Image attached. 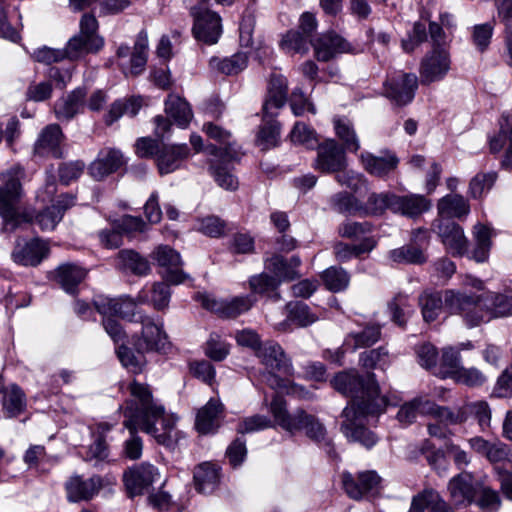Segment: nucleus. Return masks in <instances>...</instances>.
<instances>
[{
  "instance_id": "obj_1",
  "label": "nucleus",
  "mask_w": 512,
  "mask_h": 512,
  "mask_svg": "<svg viewBox=\"0 0 512 512\" xmlns=\"http://www.w3.org/2000/svg\"><path fill=\"white\" fill-rule=\"evenodd\" d=\"M331 383L335 390L351 397L350 405L342 412L345 418L341 425L343 434L349 440L359 442L366 448L375 445L377 437L364 426L363 418L381 413L387 403L385 398L379 395L374 374L369 373L363 378L356 373L341 372L333 378Z\"/></svg>"
},
{
  "instance_id": "obj_2",
  "label": "nucleus",
  "mask_w": 512,
  "mask_h": 512,
  "mask_svg": "<svg viewBox=\"0 0 512 512\" xmlns=\"http://www.w3.org/2000/svg\"><path fill=\"white\" fill-rule=\"evenodd\" d=\"M177 418L167 414L165 407L154 398L146 383L130 381V460L141 457L143 443L134 431H142L155 438L158 444L172 447L175 443Z\"/></svg>"
},
{
  "instance_id": "obj_3",
  "label": "nucleus",
  "mask_w": 512,
  "mask_h": 512,
  "mask_svg": "<svg viewBox=\"0 0 512 512\" xmlns=\"http://www.w3.org/2000/svg\"><path fill=\"white\" fill-rule=\"evenodd\" d=\"M23 169L14 167L1 174L3 185L0 186V216L3 219L4 232H13L22 222H33L42 231H51L60 222L61 210L57 206H49L37 213L34 220L19 210L23 195L21 179Z\"/></svg>"
},
{
  "instance_id": "obj_4",
  "label": "nucleus",
  "mask_w": 512,
  "mask_h": 512,
  "mask_svg": "<svg viewBox=\"0 0 512 512\" xmlns=\"http://www.w3.org/2000/svg\"><path fill=\"white\" fill-rule=\"evenodd\" d=\"M151 301L150 291L141 290L137 297L130 298V372L140 373L147 364L146 353L151 351L162 352L169 347L168 336L161 325L145 315L142 311L136 310L138 304H146Z\"/></svg>"
},
{
  "instance_id": "obj_5",
  "label": "nucleus",
  "mask_w": 512,
  "mask_h": 512,
  "mask_svg": "<svg viewBox=\"0 0 512 512\" xmlns=\"http://www.w3.org/2000/svg\"><path fill=\"white\" fill-rule=\"evenodd\" d=\"M275 421L286 431L294 433L304 431L305 435L313 442L325 449L330 457H336L332 440L327 436L324 424L314 415L303 409H296L293 413L286 410V402L283 397L275 395L270 405Z\"/></svg>"
},
{
  "instance_id": "obj_6",
  "label": "nucleus",
  "mask_w": 512,
  "mask_h": 512,
  "mask_svg": "<svg viewBox=\"0 0 512 512\" xmlns=\"http://www.w3.org/2000/svg\"><path fill=\"white\" fill-rule=\"evenodd\" d=\"M287 80L282 75H272L268 84L267 97L263 104V124L260 126L256 143L262 150L278 144L280 125L275 120L278 111L287 101Z\"/></svg>"
},
{
  "instance_id": "obj_7",
  "label": "nucleus",
  "mask_w": 512,
  "mask_h": 512,
  "mask_svg": "<svg viewBox=\"0 0 512 512\" xmlns=\"http://www.w3.org/2000/svg\"><path fill=\"white\" fill-rule=\"evenodd\" d=\"M256 356L259 358L266 371L262 373V380L272 389H287L296 392L295 385L282 377H291L294 369L291 360L285 354L283 348L275 341H265L259 348Z\"/></svg>"
},
{
  "instance_id": "obj_8",
  "label": "nucleus",
  "mask_w": 512,
  "mask_h": 512,
  "mask_svg": "<svg viewBox=\"0 0 512 512\" xmlns=\"http://www.w3.org/2000/svg\"><path fill=\"white\" fill-rule=\"evenodd\" d=\"M429 35L433 48L423 58L420 67L421 83L424 85L443 79L451 65L447 37L438 23H429Z\"/></svg>"
},
{
  "instance_id": "obj_9",
  "label": "nucleus",
  "mask_w": 512,
  "mask_h": 512,
  "mask_svg": "<svg viewBox=\"0 0 512 512\" xmlns=\"http://www.w3.org/2000/svg\"><path fill=\"white\" fill-rule=\"evenodd\" d=\"M94 306L99 314L103 316V326L113 341L118 344L116 354L124 367L128 366V348L125 345V329L120 321L125 320L124 306L126 301L122 298L98 297L94 300Z\"/></svg>"
},
{
  "instance_id": "obj_10",
  "label": "nucleus",
  "mask_w": 512,
  "mask_h": 512,
  "mask_svg": "<svg viewBox=\"0 0 512 512\" xmlns=\"http://www.w3.org/2000/svg\"><path fill=\"white\" fill-rule=\"evenodd\" d=\"M445 308L451 314L462 316L466 325L476 327L491 319L485 296L467 295L455 290L444 292Z\"/></svg>"
},
{
  "instance_id": "obj_11",
  "label": "nucleus",
  "mask_w": 512,
  "mask_h": 512,
  "mask_svg": "<svg viewBox=\"0 0 512 512\" xmlns=\"http://www.w3.org/2000/svg\"><path fill=\"white\" fill-rule=\"evenodd\" d=\"M104 46L103 38L98 34V21L89 13L80 20V31L74 35L63 49L66 59L76 61L88 54H96Z\"/></svg>"
},
{
  "instance_id": "obj_12",
  "label": "nucleus",
  "mask_w": 512,
  "mask_h": 512,
  "mask_svg": "<svg viewBox=\"0 0 512 512\" xmlns=\"http://www.w3.org/2000/svg\"><path fill=\"white\" fill-rule=\"evenodd\" d=\"M429 243V231L424 228L415 229L411 233L408 244L390 251V259L396 263L422 265L428 259L426 250Z\"/></svg>"
},
{
  "instance_id": "obj_13",
  "label": "nucleus",
  "mask_w": 512,
  "mask_h": 512,
  "mask_svg": "<svg viewBox=\"0 0 512 512\" xmlns=\"http://www.w3.org/2000/svg\"><path fill=\"white\" fill-rule=\"evenodd\" d=\"M191 14L194 17L192 30L195 38L206 44H215L222 33L220 16L202 5L192 7Z\"/></svg>"
},
{
  "instance_id": "obj_14",
  "label": "nucleus",
  "mask_w": 512,
  "mask_h": 512,
  "mask_svg": "<svg viewBox=\"0 0 512 512\" xmlns=\"http://www.w3.org/2000/svg\"><path fill=\"white\" fill-rule=\"evenodd\" d=\"M316 148L317 154L312 164L316 171L332 174L348 166L345 150L335 140H326Z\"/></svg>"
},
{
  "instance_id": "obj_15",
  "label": "nucleus",
  "mask_w": 512,
  "mask_h": 512,
  "mask_svg": "<svg viewBox=\"0 0 512 512\" xmlns=\"http://www.w3.org/2000/svg\"><path fill=\"white\" fill-rule=\"evenodd\" d=\"M432 230L453 255H463L468 249V240L462 227L449 219H435Z\"/></svg>"
},
{
  "instance_id": "obj_16",
  "label": "nucleus",
  "mask_w": 512,
  "mask_h": 512,
  "mask_svg": "<svg viewBox=\"0 0 512 512\" xmlns=\"http://www.w3.org/2000/svg\"><path fill=\"white\" fill-rule=\"evenodd\" d=\"M418 87V78L413 73H400L384 83V95L398 105L412 101Z\"/></svg>"
},
{
  "instance_id": "obj_17",
  "label": "nucleus",
  "mask_w": 512,
  "mask_h": 512,
  "mask_svg": "<svg viewBox=\"0 0 512 512\" xmlns=\"http://www.w3.org/2000/svg\"><path fill=\"white\" fill-rule=\"evenodd\" d=\"M153 258L158 265L165 268L163 278L170 284H180L186 274L182 270V260L180 254L168 245H159L152 253Z\"/></svg>"
},
{
  "instance_id": "obj_18",
  "label": "nucleus",
  "mask_w": 512,
  "mask_h": 512,
  "mask_svg": "<svg viewBox=\"0 0 512 512\" xmlns=\"http://www.w3.org/2000/svg\"><path fill=\"white\" fill-rule=\"evenodd\" d=\"M312 47L317 60L323 62L330 61L342 53H355V49L334 32L322 34L312 43Z\"/></svg>"
},
{
  "instance_id": "obj_19",
  "label": "nucleus",
  "mask_w": 512,
  "mask_h": 512,
  "mask_svg": "<svg viewBox=\"0 0 512 512\" xmlns=\"http://www.w3.org/2000/svg\"><path fill=\"white\" fill-rule=\"evenodd\" d=\"M200 299L205 309L211 310L226 318H235L248 311L255 301L251 296H238L230 301H224L203 295Z\"/></svg>"
},
{
  "instance_id": "obj_20",
  "label": "nucleus",
  "mask_w": 512,
  "mask_h": 512,
  "mask_svg": "<svg viewBox=\"0 0 512 512\" xmlns=\"http://www.w3.org/2000/svg\"><path fill=\"white\" fill-rule=\"evenodd\" d=\"M49 254L48 244L38 238L29 242L18 241L13 249V260L23 266H37Z\"/></svg>"
},
{
  "instance_id": "obj_21",
  "label": "nucleus",
  "mask_w": 512,
  "mask_h": 512,
  "mask_svg": "<svg viewBox=\"0 0 512 512\" xmlns=\"http://www.w3.org/2000/svg\"><path fill=\"white\" fill-rule=\"evenodd\" d=\"M64 138L58 124L46 126L40 133L34 145V154L40 157L61 158V143Z\"/></svg>"
},
{
  "instance_id": "obj_22",
  "label": "nucleus",
  "mask_w": 512,
  "mask_h": 512,
  "mask_svg": "<svg viewBox=\"0 0 512 512\" xmlns=\"http://www.w3.org/2000/svg\"><path fill=\"white\" fill-rule=\"evenodd\" d=\"M190 155L186 144L162 145L157 151V167L160 175L170 174L181 167Z\"/></svg>"
},
{
  "instance_id": "obj_23",
  "label": "nucleus",
  "mask_w": 512,
  "mask_h": 512,
  "mask_svg": "<svg viewBox=\"0 0 512 512\" xmlns=\"http://www.w3.org/2000/svg\"><path fill=\"white\" fill-rule=\"evenodd\" d=\"M379 483L380 477L374 471L361 472L356 479L350 473H343L342 475L345 492L355 500L361 499L364 494L376 489Z\"/></svg>"
},
{
  "instance_id": "obj_24",
  "label": "nucleus",
  "mask_w": 512,
  "mask_h": 512,
  "mask_svg": "<svg viewBox=\"0 0 512 512\" xmlns=\"http://www.w3.org/2000/svg\"><path fill=\"white\" fill-rule=\"evenodd\" d=\"M203 131L211 138L224 146L209 145L206 147L207 152L214 157L236 160L238 151L232 143H230L231 133L220 126L211 122L203 125Z\"/></svg>"
},
{
  "instance_id": "obj_25",
  "label": "nucleus",
  "mask_w": 512,
  "mask_h": 512,
  "mask_svg": "<svg viewBox=\"0 0 512 512\" xmlns=\"http://www.w3.org/2000/svg\"><path fill=\"white\" fill-rule=\"evenodd\" d=\"M124 163L121 151L115 148H105L98 154L89 166V173L95 180H102L106 176L116 172Z\"/></svg>"
},
{
  "instance_id": "obj_26",
  "label": "nucleus",
  "mask_w": 512,
  "mask_h": 512,
  "mask_svg": "<svg viewBox=\"0 0 512 512\" xmlns=\"http://www.w3.org/2000/svg\"><path fill=\"white\" fill-rule=\"evenodd\" d=\"M68 500L71 502L87 501L93 498L102 487V479L98 475L84 480L80 476H73L66 482Z\"/></svg>"
},
{
  "instance_id": "obj_27",
  "label": "nucleus",
  "mask_w": 512,
  "mask_h": 512,
  "mask_svg": "<svg viewBox=\"0 0 512 512\" xmlns=\"http://www.w3.org/2000/svg\"><path fill=\"white\" fill-rule=\"evenodd\" d=\"M87 90L78 87L67 96L60 98L54 106V112L58 120L70 121L84 109Z\"/></svg>"
},
{
  "instance_id": "obj_28",
  "label": "nucleus",
  "mask_w": 512,
  "mask_h": 512,
  "mask_svg": "<svg viewBox=\"0 0 512 512\" xmlns=\"http://www.w3.org/2000/svg\"><path fill=\"white\" fill-rule=\"evenodd\" d=\"M431 208V202L420 194L396 195L392 212L409 218H416Z\"/></svg>"
},
{
  "instance_id": "obj_29",
  "label": "nucleus",
  "mask_w": 512,
  "mask_h": 512,
  "mask_svg": "<svg viewBox=\"0 0 512 512\" xmlns=\"http://www.w3.org/2000/svg\"><path fill=\"white\" fill-rule=\"evenodd\" d=\"M222 413L223 405L220 401L210 399L197 413L195 422L197 431L201 434L214 432L220 426Z\"/></svg>"
},
{
  "instance_id": "obj_30",
  "label": "nucleus",
  "mask_w": 512,
  "mask_h": 512,
  "mask_svg": "<svg viewBox=\"0 0 512 512\" xmlns=\"http://www.w3.org/2000/svg\"><path fill=\"white\" fill-rule=\"evenodd\" d=\"M451 501L455 506L471 504L477 494L469 474H459L448 484Z\"/></svg>"
},
{
  "instance_id": "obj_31",
  "label": "nucleus",
  "mask_w": 512,
  "mask_h": 512,
  "mask_svg": "<svg viewBox=\"0 0 512 512\" xmlns=\"http://www.w3.org/2000/svg\"><path fill=\"white\" fill-rule=\"evenodd\" d=\"M360 158L365 170L377 177L387 176L397 168L399 163L397 156L390 152L382 156H375L369 152H364Z\"/></svg>"
},
{
  "instance_id": "obj_32",
  "label": "nucleus",
  "mask_w": 512,
  "mask_h": 512,
  "mask_svg": "<svg viewBox=\"0 0 512 512\" xmlns=\"http://www.w3.org/2000/svg\"><path fill=\"white\" fill-rule=\"evenodd\" d=\"M382 336V326L378 323H367L360 330L349 332L344 344L353 351L367 348L377 343Z\"/></svg>"
},
{
  "instance_id": "obj_33",
  "label": "nucleus",
  "mask_w": 512,
  "mask_h": 512,
  "mask_svg": "<svg viewBox=\"0 0 512 512\" xmlns=\"http://www.w3.org/2000/svg\"><path fill=\"white\" fill-rule=\"evenodd\" d=\"M409 512H452V510L437 491L426 489L413 497Z\"/></svg>"
},
{
  "instance_id": "obj_34",
  "label": "nucleus",
  "mask_w": 512,
  "mask_h": 512,
  "mask_svg": "<svg viewBox=\"0 0 512 512\" xmlns=\"http://www.w3.org/2000/svg\"><path fill=\"white\" fill-rule=\"evenodd\" d=\"M437 210L439 219H460L468 215L470 206L462 195L448 194L438 201Z\"/></svg>"
},
{
  "instance_id": "obj_35",
  "label": "nucleus",
  "mask_w": 512,
  "mask_h": 512,
  "mask_svg": "<svg viewBox=\"0 0 512 512\" xmlns=\"http://www.w3.org/2000/svg\"><path fill=\"white\" fill-rule=\"evenodd\" d=\"M193 478L199 493L210 494L218 485L219 468L208 462L202 463L195 468Z\"/></svg>"
},
{
  "instance_id": "obj_36",
  "label": "nucleus",
  "mask_w": 512,
  "mask_h": 512,
  "mask_svg": "<svg viewBox=\"0 0 512 512\" xmlns=\"http://www.w3.org/2000/svg\"><path fill=\"white\" fill-rule=\"evenodd\" d=\"M157 475L156 469L150 464H140L130 469V497L147 490Z\"/></svg>"
},
{
  "instance_id": "obj_37",
  "label": "nucleus",
  "mask_w": 512,
  "mask_h": 512,
  "mask_svg": "<svg viewBox=\"0 0 512 512\" xmlns=\"http://www.w3.org/2000/svg\"><path fill=\"white\" fill-rule=\"evenodd\" d=\"M86 277V271L74 264L60 265L56 270V279L61 287L68 293H75L77 286Z\"/></svg>"
},
{
  "instance_id": "obj_38",
  "label": "nucleus",
  "mask_w": 512,
  "mask_h": 512,
  "mask_svg": "<svg viewBox=\"0 0 512 512\" xmlns=\"http://www.w3.org/2000/svg\"><path fill=\"white\" fill-rule=\"evenodd\" d=\"M165 111L180 127H186L193 117L189 103L177 95L168 96Z\"/></svg>"
},
{
  "instance_id": "obj_39",
  "label": "nucleus",
  "mask_w": 512,
  "mask_h": 512,
  "mask_svg": "<svg viewBox=\"0 0 512 512\" xmlns=\"http://www.w3.org/2000/svg\"><path fill=\"white\" fill-rule=\"evenodd\" d=\"M395 194L391 192L371 193L367 201L362 203V216H380L386 210L392 212Z\"/></svg>"
},
{
  "instance_id": "obj_40",
  "label": "nucleus",
  "mask_w": 512,
  "mask_h": 512,
  "mask_svg": "<svg viewBox=\"0 0 512 512\" xmlns=\"http://www.w3.org/2000/svg\"><path fill=\"white\" fill-rule=\"evenodd\" d=\"M279 285L280 280L267 273L252 276L249 280L250 289L254 293L265 294L274 302L281 299L280 293L277 291Z\"/></svg>"
},
{
  "instance_id": "obj_41",
  "label": "nucleus",
  "mask_w": 512,
  "mask_h": 512,
  "mask_svg": "<svg viewBox=\"0 0 512 512\" xmlns=\"http://www.w3.org/2000/svg\"><path fill=\"white\" fill-rule=\"evenodd\" d=\"M128 233L127 216L115 220L110 229H104L99 233L102 245L108 249L119 248L123 243V236Z\"/></svg>"
},
{
  "instance_id": "obj_42",
  "label": "nucleus",
  "mask_w": 512,
  "mask_h": 512,
  "mask_svg": "<svg viewBox=\"0 0 512 512\" xmlns=\"http://www.w3.org/2000/svg\"><path fill=\"white\" fill-rule=\"evenodd\" d=\"M247 62V54L244 52H238L231 57L223 59L212 57L209 63L212 69H217L225 75H236L246 68Z\"/></svg>"
},
{
  "instance_id": "obj_43",
  "label": "nucleus",
  "mask_w": 512,
  "mask_h": 512,
  "mask_svg": "<svg viewBox=\"0 0 512 512\" xmlns=\"http://www.w3.org/2000/svg\"><path fill=\"white\" fill-rule=\"evenodd\" d=\"M493 235V229L487 225L477 223L474 226L473 236L476 246L473 251V256L477 262H483L487 259L488 252L491 248V238Z\"/></svg>"
},
{
  "instance_id": "obj_44",
  "label": "nucleus",
  "mask_w": 512,
  "mask_h": 512,
  "mask_svg": "<svg viewBox=\"0 0 512 512\" xmlns=\"http://www.w3.org/2000/svg\"><path fill=\"white\" fill-rule=\"evenodd\" d=\"M230 159L215 157L211 161L212 175L217 184L227 190H235L238 187L236 177L230 172L227 164L231 162Z\"/></svg>"
},
{
  "instance_id": "obj_45",
  "label": "nucleus",
  "mask_w": 512,
  "mask_h": 512,
  "mask_svg": "<svg viewBox=\"0 0 512 512\" xmlns=\"http://www.w3.org/2000/svg\"><path fill=\"white\" fill-rule=\"evenodd\" d=\"M332 209L341 214L362 216V202L348 192H339L330 199Z\"/></svg>"
},
{
  "instance_id": "obj_46",
  "label": "nucleus",
  "mask_w": 512,
  "mask_h": 512,
  "mask_svg": "<svg viewBox=\"0 0 512 512\" xmlns=\"http://www.w3.org/2000/svg\"><path fill=\"white\" fill-rule=\"evenodd\" d=\"M419 305L424 320L432 322L438 317L443 306L445 307V302L439 292L425 291L419 296Z\"/></svg>"
},
{
  "instance_id": "obj_47",
  "label": "nucleus",
  "mask_w": 512,
  "mask_h": 512,
  "mask_svg": "<svg viewBox=\"0 0 512 512\" xmlns=\"http://www.w3.org/2000/svg\"><path fill=\"white\" fill-rule=\"evenodd\" d=\"M148 37L146 32L141 31L134 43L132 58L130 59V73L140 74L147 63Z\"/></svg>"
},
{
  "instance_id": "obj_48",
  "label": "nucleus",
  "mask_w": 512,
  "mask_h": 512,
  "mask_svg": "<svg viewBox=\"0 0 512 512\" xmlns=\"http://www.w3.org/2000/svg\"><path fill=\"white\" fill-rule=\"evenodd\" d=\"M285 308L288 312V319L296 322L300 327H307L318 320V316L312 313L310 307L303 302H289Z\"/></svg>"
},
{
  "instance_id": "obj_49",
  "label": "nucleus",
  "mask_w": 512,
  "mask_h": 512,
  "mask_svg": "<svg viewBox=\"0 0 512 512\" xmlns=\"http://www.w3.org/2000/svg\"><path fill=\"white\" fill-rule=\"evenodd\" d=\"M322 279L326 288L332 292H340L347 288L350 277L340 267H330L322 273Z\"/></svg>"
},
{
  "instance_id": "obj_50",
  "label": "nucleus",
  "mask_w": 512,
  "mask_h": 512,
  "mask_svg": "<svg viewBox=\"0 0 512 512\" xmlns=\"http://www.w3.org/2000/svg\"><path fill=\"white\" fill-rule=\"evenodd\" d=\"M487 309L492 317H504L512 313V297L505 294H486Z\"/></svg>"
},
{
  "instance_id": "obj_51",
  "label": "nucleus",
  "mask_w": 512,
  "mask_h": 512,
  "mask_svg": "<svg viewBox=\"0 0 512 512\" xmlns=\"http://www.w3.org/2000/svg\"><path fill=\"white\" fill-rule=\"evenodd\" d=\"M314 41L299 31H289L281 41L282 48L287 52L304 54L309 50V44Z\"/></svg>"
},
{
  "instance_id": "obj_52",
  "label": "nucleus",
  "mask_w": 512,
  "mask_h": 512,
  "mask_svg": "<svg viewBox=\"0 0 512 512\" xmlns=\"http://www.w3.org/2000/svg\"><path fill=\"white\" fill-rule=\"evenodd\" d=\"M408 296L404 293L396 294L391 301L388 302V310L391 314L392 321L400 327L406 325L408 311Z\"/></svg>"
},
{
  "instance_id": "obj_53",
  "label": "nucleus",
  "mask_w": 512,
  "mask_h": 512,
  "mask_svg": "<svg viewBox=\"0 0 512 512\" xmlns=\"http://www.w3.org/2000/svg\"><path fill=\"white\" fill-rule=\"evenodd\" d=\"M388 357V350L385 347L380 346L378 348L362 352L359 357V362L362 367L366 369H374L377 367L383 369L388 365Z\"/></svg>"
},
{
  "instance_id": "obj_54",
  "label": "nucleus",
  "mask_w": 512,
  "mask_h": 512,
  "mask_svg": "<svg viewBox=\"0 0 512 512\" xmlns=\"http://www.w3.org/2000/svg\"><path fill=\"white\" fill-rule=\"evenodd\" d=\"M267 268L273 272L280 281H291L300 277L298 271L289 267L288 261L280 255L272 256L267 262Z\"/></svg>"
},
{
  "instance_id": "obj_55",
  "label": "nucleus",
  "mask_w": 512,
  "mask_h": 512,
  "mask_svg": "<svg viewBox=\"0 0 512 512\" xmlns=\"http://www.w3.org/2000/svg\"><path fill=\"white\" fill-rule=\"evenodd\" d=\"M23 407L24 394L18 386L12 385L4 391L3 408L9 416L19 414L23 410Z\"/></svg>"
},
{
  "instance_id": "obj_56",
  "label": "nucleus",
  "mask_w": 512,
  "mask_h": 512,
  "mask_svg": "<svg viewBox=\"0 0 512 512\" xmlns=\"http://www.w3.org/2000/svg\"><path fill=\"white\" fill-rule=\"evenodd\" d=\"M497 178L495 172L478 173L470 181L469 192L473 198H480L494 185Z\"/></svg>"
},
{
  "instance_id": "obj_57",
  "label": "nucleus",
  "mask_w": 512,
  "mask_h": 512,
  "mask_svg": "<svg viewBox=\"0 0 512 512\" xmlns=\"http://www.w3.org/2000/svg\"><path fill=\"white\" fill-rule=\"evenodd\" d=\"M335 131L343 142L344 150L356 153L360 149V143L356 133L348 123L341 120L335 121Z\"/></svg>"
},
{
  "instance_id": "obj_58",
  "label": "nucleus",
  "mask_w": 512,
  "mask_h": 512,
  "mask_svg": "<svg viewBox=\"0 0 512 512\" xmlns=\"http://www.w3.org/2000/svg\"><path fill=\"white\" fill-rule=\"evenodd\" d=\"M464 406L466 412V421L469 417L473 416L482 429H485L489 426L491 420V411L486 402L477 401L466 404Z\"/></svg>"
},
{
  "instance_id": "obj_59",
  "label": "nucleus",
  "mask_w": 512,
  "mask_h": 512,
  "mask_svg": "<svg viewBox=\"0 0 512 512\" xmlns=\"http://www.w3.org/2000/svg\"><path fill=\"white\" fill-rule=\"evenodd\" d=\"M372 224L370 222H355L345 221L339 228L338 233L341 237L348 239H357L363 235H366L372 231Z\"/></svg>"
},
{
  "instance_id": "obj_60",
  "label": "nucleus",
  "mask_w": 512,
  "mask_h": 512,
  "mask_svg": "<svg viewBox=\"0 0 512 512\" xmlns=\"http://www.w3.org/2000/svg\"><path fill=\"white\" fill-rule=\"evenodd\" d=\"M290 137L292 142L306 145L311 149L318 145L314 131L301 122L294 125Z\"/></svg>"
},
{
  "instance_id": "obj_61",
  "label": "nucleus",
  "mask_w": 512,
  "mask_h": 512,
  "mask_svg": "<svg viewBox=\"0 0 512 512\" xmlns=\"http://www.w3.org/2000/svg\"><path fill=\"white\" fill-rule=\"evenodd\" d=\"M486 458L491 463H507L512 467V451L508 445L500 441L492 442L490 448L488 449Z\"/></svg>"
},
{
  "instance_id": "obj_62",
  "label": "nucleus",
  "mask_w": 512,
  "mask_h": 512,
  "mask_svg": "<svg viewBox=\"0 0 512 512\" xmlns=\"http://www.w3.org/2000/svg\"><path fill=\"white\" fill-rule=\"evenodd\" d=\"M272 425V421L264 415H253L244 418L237 427L240 434L251 433L254 431L266 429Z\"/></svg>"
},
{
  "instance_id": "obj_63",
  "label": "nucleus",
  "mask_w": 512,
  "mask_h": 512,
  "mask_svg": "<svg viewBox=\"0 0 512 512\" xmlns=\"http://www.w3.org/2000/svg\"><path fill=\"white\" fill-rule=\"evenodd\" d=\"M290 107L295 116H301L305 111L315 114L316 110L314 105L305 97L300 88H296L291 93L289 99Z\"/></svg>"
},
{
  "instance_id": "obj_64",
  "label": "nucleus",
  "mask_w": 512,
  "mask_h": 512,
  "mask_svg": "<svg viewBox=\"0 0 512 512\" xmlns=\"http://www.w3.org/2000/svg\"><path fill=\"white\" fill-rule=\"evenodd\" d=\"M493 394L499 398L512 396V368L508 366L498 377Z\"/></svg>"
}]
</instances>
